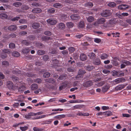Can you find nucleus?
<instances>
[{
  "label": "nucleus",
  "mask_w": 131,
  "mask_h": 131,
  "mask_svg": "<svg viewBox=\"0 0 131 131\" xmlns=\"http://www.w3.org/2000/svg\"><path fill=\"white\" fill-rule=\"evenodd\" d=\"M31 49L28 47H26L23 49L22 50V52L24 53L27 54L29 52Z\"/></svg>",
  "instance_id": "nucleus-16"
},
{
  "label": "nucleus",
  "mask_w": 131,
  "mask_h": 131,
  "mask_svg": "<svg viewBox=\"0 0 131 131\" xmlns=\"http://www.w3.org/2000/svg\"><path fill=\"white\" fill-rule=\"evenodd\" d=\"M45 53V51L42 50H39L37 51V54L38 55H41L44 54Z\"/></svg>",
  "instance_id": "nucleus-41"
},
{
  "label": "nucleus",
  "mask_w": 131,
  "mask_h": 131,
  "mask_svg": "<svg viewBox=\"0 0 131 131\" xmlns=\"http://www.w3.org/2000/svg\"><path fill=\"white\" fill-rule=\"evenodd\" d=\"M53 120L52 119H50L49 120L46 121L45 122V123L46 124H48L51 123L52 121Z\"/></svg>",
  "instance_id": "nucleus-54"
},
{
  "label": "nucleus",
  "mask_w": 131,
  "mask_h": 131,
  "mask_svg": "<svg viewBox=\"0 0 131 131\" xmlns=\"http://www.w3.org/2000/svg\"><path fill=\"white\" fill-rule=\"evenodd\" d=\"M84 26V21H81L79 23L78 25V26L79 27L81 28H83Z\"/></svg>",
  "instance_id": "nucleus-17"
},
{
  "label": "nucleus",
  "mask_w": 131,
  "mask_h": 131,
  "mask_svg": "<svg viewBox=\"0 0 131 131\" xmlns=\"http://www.w3.org/2000/svg\"><path fill=\"white\" fill-rule=\"evenodd\" d=\"M110 72V71L107 70H103V72L105 74H108Z\"/></svg>",
  "instance_id": "nucleus-56"
},
{
  "label": "nucleus",
  "mask_w": 131,
  "mask_h": 131,
  "mask_svg": "<svg viewBox=\"0 0 131 131\" xmlns=\"http://www.w3.org/2000/svg\"><path fill=\"white\" fill-rule=\"evenodd\" d=\"M94 41L96 43H99L101 41V40L100 39L96 38L94 39Z\"/></svg>",
  "instance_id": "nucleus-57"
},
{
  "label": "nucleus",
  "mask_w": 131,
  "mask_h": 131,
  "mask_svg": "<svg viewBox=\"0 0 131 131\" xmlns=\"http://www.w3.org/2000/svg\"><path fill=\"white\" fill-rule=\"evenodd\" d=\"M70 17L73 20H77L80 18V17L76 15H72L70 16Z\"/></svg>",
  "instance_id": "nucleus-15"
},
{
  "label": "nucleus",
  "mask_w": 131,
  "mask_h": 131,
  "mask_svg": "<svg viewBox=\"0 0 131 131\" xmlns=\"http://www.w3.org/2000/svg\"><path fill=\"white\" fill-rule=\"evenodd\" d=\"M94 64L96 65H98L100 64L101 61L100 59H97L93 61Z\"/></svg>",
  "instance_id": "nucleus-31"
},
{
  "label": "nucleus",
  "mask_w": 131,
  "mask_h": 131,
  "mask_svg": "<svg viewBox=\"0 0 131 131\" xmlns=\"http://www.w3.org/2000/svg\"><path fill=\"white\" fill-rule=\"evenodd\" d=\"M32 5L34 6H39V4L36 2H34L31 4Z\"/></svg>",
  "instance_id": "nucleus-63"
},
{
  "label": "nucleus",
  "mask_w": 131,
  "mask_h": 131,
  "mask_svg": "<svg viewBox=\"0 0 131 131\" xmlns=\"http://www.w3.org/2000/svg\"><path fill=\"white\" fill-rule=\"evenodd\" d=\"M101 14L102 17H107L110 16L112 14L110 10H106L103 11L101 13Z\"/></svg>",
  "instance_id": "nucleus-5"
},
{
  "label": "nucleus",
  "mask_w": 131,
  "mask_h": 131,
  "mask_svg": "<svg viewBox=\"0 0 131 131\" xmlns=\"http://www.w3.org/2000/svg\"><path fill=\"white\" fill-rule=\"evenodd\" d=\"M19 19H20V18L19 17H16L12 19L11 20L12 21H15L16 20H18Z\"/></svg>",
  "instance_id": "nucleus-59"
},
{
  "label": "nucleus",
  "mask_w": 131,
  "mask_h": 131,
  "mask_svg": "<svg viewBox=\"0 0 131 131\" xmlns=\"http://www.w3.org/2000/svg\"><path fill=\"white\" fill-rule=\"evenodd\" d=\"M25 118H26L27 119H31L30 116L29 115V113L28 114H27L25 115Z\"/></svg>",
  "instance_id": "nucleus-58"
},
{
  "label": "nucleus",
  "mask_w": 131,
  "mask_h": 131,
  "mask_svg": "<svg viewBox=\"0 0 131 131\" xmlns=\"http://www.w3.org/2000/svg\"><path fill=\"white\" fill-rule=\"evenodd\" d=\"M112 75L114 76H118L119 75V73L116 71H113Z\"/></svg>",
  "instance_id": "nucleus-44"
},
{
  "label": "nucleus",
  "mask_w": 131,
  "mask_h": 131,
  "mask_svg": "<svg viewBox=\"0 0 131 131\" xmlns=\"http://www.w3.org/2000/svg\"><path fill=\"white\" fill-rule=\"evenodd\" d=\"M3 52L1 55V57L2 58L4 59L7 57V54H9L10 51L9 49H4L2 50Z\"/></svg>",
  "instance_id": "nucleus-3"
},
{
  "label": "nucleus",
  "mask_w": 131,
  "mask_h": 131,
  "mask_svg": "<svg viewBox=\"0 0 131 131\" xmlns=\"http://www.w3.org/2000/svg\"><path fill=\"white\" fill-rule=\"evenodd\" d=\"M59 29H63L65 28V26L63 23H59L58 26Z\"/></svg>",
  "instance_id": "nucleus-19"
},
{
  "label": "nucleus",
  "mask_w": 131,
  "mask_h": 131,
  "mask_svg": "<svg viewBox=\"0 0 131 131\" xmlns=\"http://www.w3.org/2000/svg\"><path fill=\"white\" fill-rule=\"evenodd\" d=\"M33 130L34 131H42V129L36 127H34L33 128Z\"/></svg>",
  "instance_id": "nucleus-48"
},
{
  "label": "nucleus",
  "mask_w": 131,
  "mask_h": 131,
  "mask_svg": "<svg viewBox=\"0 0 131 131\" xmlns=\"http://www.w3.org/2000/svg\"><path fill=\"white\" fill-rule=\"evenodd\" d=\"M9 46L10 48L13 49L15 47V45L13 43H10L9 44Z\"/></svg>",
  "instance_id": "nucleus-47"
},
{
  "label": "nucleus",
  "mask_w": 131,
  "mask_h": 131,
  "mask_svg": "<svg viewBox=\"0 0 131 131\" xmlns=\"http://www.w3.org/2000/svg\"><path fill=\"white\" fill-rule=\"evenodd\" d=\"M66 77V75H60L59 78V80H62L65 79Z\"/></svg>",
  "instance_id": "nucleus-50"
},
{
  "label": "nucleus",
  "mask_w": 131,
  "mask_h": 131,
  "mask_svg": "<svg viewBox=\"0 0 131 131\" xmlns=\"http://www.w3.org/2000/svg\"><path fill=\"white\" fill-rule=\"evenodd\" d=\"M80 58L82 61H84L86 60V57L84 54H81L80 55Z\"/></svg>",
  "instance_id": "nucleus-20"
},
{
  "label": "nucleus",
  "mask_w": 131,
  "mask_h": 131,
  "mask_svg": "<svg viewBox=\"0 0 131 131\" xmlns=\"http://www.w3.org/2000/svg\"><path fill=\"white\" fill-rule=\"evenodd\" d=\"M27 32L26 31H23L20 32L19 33V36H23L27 34Z\"/></svg>",
  "instance_id": "nucleus-51"
},
{
  "label": "nucleus",
  "mask_w": 131,
  "mask_h": 131,
  "mask_svg": "<svg viewBox=\"0 0 131 131\" xmlns=\"http://www.w3.org/2000/svg\"><path fill=\"white\" fill-rule=\"evenodd\" d=\"M47 23L51 25H55L57 23V21L54 18H51L49 19L46 20Z\"/></svg>",
  "instance_id": "nucleus-6"
},
{
  "label": "nucleus",
  "mask_w": 131,
  "mask_h": 131,
  "mask_svg": "<svg viewBox=\"0 0 131 131\" xmlns=\"http://www.w3.org/2000/svg\"><path fill=\"white\" fill-rule=\"evenodd\" d=\"M22 43L26 45H28L29 43L26 40H24L22 41Z\"/></svg>",
  "instance_id": "nucleus-52"
},
{
  "label": "nucleus",
  "mask_w": 131,
  "mask_h": 131,
  "mask_svg": "<svg viewBox=\"0 0 131 131\" xmlns=\"http://www.w3.org/2000/svg\"><path fill=\"white\" fill-rule=\"evenodd\" d=\"M20 71L18 70L17 69H15V70H13V72L14 74L17 75L20 73Z\"/></svg>",
  "instance_id": "nucleus-40"
},
{
  "label": "nucleus",
  "mask_w": 131,
  "mask_h": 131,
  "mask_svg": "<svg viewBox=\"0 0 131 131\" xmlns=\"http://www.w3.org/2000/svg\"><path fill=\"white\" fill-rule=\"evenodd\" d=\"M123 63L121 65V68H123L125 67L126 65H129L130 64V62L124 60L122 61Z\"/></svg>",
  "instance_id": "nucleus-9"
},
{
  "label": "nucleus",
  "mask_w": 131,
  "mask_h": 131,
  "mask_svg": "<svg viewBox=\"0 0 131 131\" xmlns=\"http://www.w3.org/2000/svg\"><path fill=\"white\" fill-rule=\"evenodd\" d=\"M129 8V6L126 4H121L118 7V9L121 10H124Z\"/></svg>",
  "instance_id": "nucleus-8"
},
{
  "label": "nucleus",
  "mask_w": 131,
  "mask_h": 131,
  "mask_svg": "<svg viewBox=\"0 0 131 131\" xmlns=\"http://www.w3.org/2000/svg\"><path fill=\"white\" fill-rule=\"evenodd\" d=\"M85 73V71L83 70H79L78 75L76 77V78L78 79L82 77L83 75Z\"/></svg>",
  "instance_id": "nucleus-7"
},
{
  "label": "nucleus",
  "mask_w": 131,
  "mask_h": 131,
  "mask_svg": "<svg viewBox=\"0 0 131 131\" xmlns=\"http://www.w3.org/2000/svg\"><path fill=\"white\" fill-rule=\"evenodd\" d=\"M20 23H26V21L25 19H21L19 20V21Z\"/></svg>",
  "instance_id": "nucleus-64"
},
{
  "label": "nucleus",
  "mask_w": 131,
  "mask_h": 131,
  "mask_svg": "<svg viewBox=\"0 0 131 131\" xmlns=\"http://www.w3.org/2000/svg\"><path fill=\"white\" fill-rule=\"evenodd\" d=\"M44 34L45 35L48 36H50L52 34L49 31H45Z\"/></svg>",
  "instance_id": "nucleus-45"
},
{
  "label": "nucleus",
  "mask_w": 131,
  "mask_h": 131,
  "mask_svg": "<svg viewBox=\"0 0 131 131\" xmlns=\"http://www.w3.org/2000/svg\"><path fill=\"white\" fill-rule=\"evenodd\" d=\"M110 86L109 85H106L103 86L102 89V91L104 92H106L110 88Z\"/></svg>",
  "instance_id": "nucleus-14"
},
{
  "label": "nucleus",
  "mask_w": 131,
  "mask_h": 131,
  "mask_svg": "<svg viewBox=\"0 0 131 131\" xmlns=\"http://www.w3.org/2000/svg\"><path fill=\"white\" fill-rule=\"evenodd\" d=\"M93 84V83L91 81H88L85 83V85L86 87L90 86Z\"/></svg>",
  "instance_id": "nucleus-24"
},
{
  "label": "nucleus",
  "mask_w": 131,
  "mask_h": 131,
  "mask_svg": "<svg viewBox=\"0 0 131 131\" xmlns=\"http://www.w3.org/2000/svg\"><path fill=\"white\" fill-rule=\"evenodd\" d=\"M66 116L64 114H62L56 116L54 117V118L57 119H61L64 118Z\"/></svg>",
  "instance_id": "nucleus-22"
},
{
  "label": "nucleus",
  "mask_w": 131,
  "mask_h": 131,
  "mask_svg": "<svg viewBox=\"0 0 131 131\" xmlns=\"http://www.w3.org/2000/svg\"><path fill=\"white\" fill-rule=\"evenodd\" d=\"M40 26V25L39 24L37 23H33L32 25V27L34 29H36Z\"/></svg>",
  "instance_id": "nucleus-29"
},
{
  "label": "nucleus",
  "mask_w": 131,
  "mask_h": 131,
  "mask_svg": "<svg viewBox=\"0 0 131 131\" xmlns=\"http://www.w3.org/2000/svg\"><path fill=\"white\" fill-rule=\"evenodd\" d=\"M42 12V10L41 9L38 8H33L32 10V12L33 13L36 14L40 13H41Z\"/></svg>",
  "instance_id": "nucleus-10"
},
{
  "label": "nucleus",
  "mask_w": 131,
  "mask_h": 131,
  "mask_svg": "<svg viewBox=\"0 0 131 131\" xmlns=\"http://www.w3.org/2000/svg\"><path fill=\"white\" fill-rule=\"evenodd\" d=\"M69 50L71 52H72L74 51V48L73 47H70L69 48Z\"/></svg>",
  "instance_id": "nucleus-62"
},
{
  "label": "nucleus",
  "mask_w": 131,
  "mask_h": 131,
  "mask_svg": "<svg viewBox=\"0 0 131 131\" xmlns=\"http://www.w3.org/2000/svg\"><path fill=\"white\" fill-rule=\"evenodd\" d=\"M7 86L8 88L10 90H14L17 88L18 86L17 85L16 83L14 86L12 82L10 81H8L7 82Z\"/></svg>",
  "instance_id": "nucleus-2"
},
{
  "label": "nucleus",
  "mask_w": 131,
  "mask_h": 131,
  "mask_svg": "<svg viewBox=\"0 0 131 131\" xmlns=\"http://www.w3.org/2000/svg\"><path fill=\"white\" fill-rule=\"evenodd\" d=\"M20 128L21 131H25L27 129L28 127L26 126H25L24 127H20Z\"/></svg>",
  "instance_id": "nucleus-38"
},
{
  "label": "nucleus",
  "mask_w": 131,
  "mask_h": 131,
  "mask_svg": "<svg viewBox=\"0 0 131 131\" xmlns=\"http://www.w3.org/2000/svg\"><path fill=\"white\" fill-rule=\"evenodd\" d=\"M94 68V67L92 66H89L86 67V69L87 70L90 71Z\"/></svg>",
  "instance_id": "nucleus-46"
},
{
  "label": "nucleus",
  "mask_w": 131,
  "mask_h": 131,
  "mask_svg": "<svg viewBox=\"0 0 131 131\" xmlns=\"http://www.w3.org/2000/svg\"><path fill=\"white\" fill-rule=\"evenodd\" d=\"M48 116V114L43 115L39 116H37L32 118L33 119H36L44 118Z\"/></svg>",
  "instance_id": "nucleus-13"
},
{
  "label": "nucleus",
  "mask_w": 131,
  "mask_h": 131,
  "mask_svg": "<svg viewBox=\"0 0 131 131\" xmlns=\"http://www.w3.org/2000/svg\"><path fill=\"white\" fill-rule=\"evenodd\" d=\"M108 56L106 53H104L102 54L101 56V58L102 59H104L107 58Z\"/></svg>",
  "instance_id": "nucleus-34"
},
{
  "label": "nucleus",
  "mask_w": 131,
  "mask_h": 131,
  "mask_svg": "<svg viewBox=\"0 0 131 131\" xmlns=\"http://www.w3.org/2000/svg\"><path fill=\"white\" fill-rule=\"evenodd\" d=\"M38 87L37 85L35 83L32 84L31 87V90H34L36 89Z\"/></svg>",
  "instance_id": "nucleus-21"
},
{
  "label": "nucleus",
  "mask_w": 131,
  "mask_h": 131,
  "mask_svg": "<svg viewBox=\"0 0 131 131\" xmlns=\"http://www.w3.org/2000/svg\"><path fill=\"white\" fill-rule=\"evenodd\" d=\"M12 55L15 57H18L19 55L20 54L17 51H14L12 53Z\"/></svg>",
  "instance_id": "nucleus-33"
},
{
  "label": "nucleus",
  "mask_w": 131,
  "mask_h": 131,
  "mask_svg": "<svg viewBox=\"0 0 131 131\" xmlns=\"http://www.w3.org/2000/svg\"><path fill=\"white\" fill-rule=\"evenodd\" d=\"M86 18L88 21L90 23L93 21L94 19V18L92 16H89Z\"/></svg>",
  "instance_id": "nucleus-28"
},
{
  "label": "nucleus",
  "mask_w": 131,
  "mask_h": 131,
  "mask_svg": "<svg viewBox=\"0 0 131 131\" xmlns=\"http://www.w3.org/2000/svg\"><path fill=\"white\" fill-rule=\"evenodd\" d=\"M127 84H126L125 85L123 84L119 85L115 87V89L116 90H121L123 89Z\"/></svg>",
  "instance_id": "nucleus-11"
},
{
  "label": "nucleus",
  "mask_w": 131,
  "mask_h": 131,
  "mask_svg": "<svg viewBox=\"0 0 131 131\" xmlns=\"http://www.w3.org/2000/svg\"><path fill=\"white\" fill-rule=\"evenodd\" d=\"M48 11L49 13H53L55 12V10L54 8H52L48 9Z\"/></svg>",
  "instance_id": "nucleus-49"
},
{
  "label": "nucleus",
  "mask_w": 131,
  "mask_h": 131,
  "mask_svg": "<svg viewBox=\"0 0 131 131\" xmlns=\"http://www.w3.org/2000/svg\"><path fill=\"white\" fill-rule=\"evenodd\" d=\"M102 109L103 110H105L110 109V107L108 106H103L102 107Z\"/></svg>",
  "instance_id": "nucleus-53"
},
{
  "label": "nucleus",
  "mask_w": 131,
  "mask_h": 131,
  "mask_svg": "<svg viewBox=\"0 0 131 131\" xmlns=\"http://www.w3.org/2000/svg\"><path fill=\"white\" fill-rule=\"evenodd\" d=\"M17 28V26L15 25H11L8 27V29L9 30L14 31L16 30Z\"/></svg>",
  "instance_id": "nucleus-12"
},
{
  "label": "nucleus",
  "mask_w": 131,
  "mask_h": 131,
  "mask_svg": "<svg viewBox=\"0 0 131 131\" xmlns=\"http://www.w3.org/2000/svg\"><path fill=\"white\" fill-rule=\"evenodd\" d=\"M104 112H100L98 113H97L96 114V115L97 116H99L101 115L102 116V115H104Z\"/></svg>",
  "instance_id": "nucleus-60"
},
{
  "label": "nucleus",
  "mask_w": 131,
  "mask_h": 131,
  "mask_svg": "<svg viewBox=\"0 0 131 131\" xmlns=\"http://www.w3.org/2000/svg\"><path fill=\"white\" fill-rule=\"evenodd\" d=\"M22 5L21 3L19 2H17L15 3H13V5L15 7H18L19 6H21Z\"/></svg>",
  "instance_id": "nucleus-35"
},
{
  "label": "nucleus",
  "mask_w": 131,
  "mask_h": 131,
  "mask_svg": "<svg viewBox=\"0 0 131 131\" xmlns=\"http://www.w3.org/2000/svg\"><path fill=\"white\" fill-rule=\"evenodd\" d=\"M67 26L69 28H72L74 26L73 23L71 22H67L66 24Z\"/></svg>",
  "instance_id": "nucleus-27"
},
{
  "label": "nucleus",
  "mask_w": 131,
  "mask_h": 131,
  "mask_svg": "<svg viewBox=\"0 0 131 131\" xmlns=\"http://www.w3.org/2000/svg\"><path fill=\"white\" fill-rule=\"evenodd\" d=\"M13 107L15 108H17L19 105L18 103H15L13 104Z\"/></svg>",
  "instance_id": "nucleus-61"
},
{
  "label": "nucleus",
  "mask_w": 131,
  "mask_h": 131,
  "mask_svg": "<svg viewBox=\"0 0 131 131\" xmlns=\"http://www.w3.org/2000/svg\"><path fill=\"white\" fill-rule=\"evenodd\" d=\"M12 79L14 82H16L17 85H18V90L19 91H22L25 89V87L24 85H21V83L18 80V78L15 76H13L11 78Z\"/></svg>",
  "instance_id": "nucleus-1"
},
{
  "label": "nucleus",
  "mask_w": 131,
  "mask_h": 131,
  "mask_svg": "<svg viewBox=\"0 0 131 131\" xmlns=\"http://www.w3.org/2000/svg\"><path fill=\"white\" fill-rule=\"evenodd\" d=\"M50 75V74L48 72L45 73L43 75V77L45 78H48L49 77Z\"/></svg>",
  "instance_id": "nucleus-43"
},
{
  "label": "nucleus",
  "mask_w": 131,
  "mask_h": 131,
  "mask_svg": "<svg viewBox=\"0 0 131 131\" xmlns=\"http://www.w3.org/2000/svg\"><path fill=\"white\" fill-rule=\"evenodd\" d=\"M105 21V19L103 18H100L98 20V22L99 24H103Z\"/></svg>",
  "instance_id": "nucleus-32"
},
{
  "label": "nucleus",
  "mask_w": 131,
  "mask_h": 131,
  "mask_svg": "<svg viewBox=\"0 0 131 131\" xmlns=\"http://www.w3.org/2000/svg\"><path fill=\"white\" fill-rule=\"evenodd\" d=\"M110 26V25H109V24L108 22L104 23L103 25V27H109Z\"/></svg>",
  "instance_id": "nucleus-55"
},
{
  "label": "nucleus",
  "mask_w": 131,
  "mask_h": 131,
  "mask_svg": "<svg viewBox=\"0 0 131 131\" xmlns=\"http://www.w3.org/2000/svg\"><path fill=\"white\" fill-rule=\"evenodd\" d=\"M67 84L66 83L65 84H64V85H61L59 87L60 90H62L64 89V88L67 86Z\"/></svg>",
  "instance_id": "nucleus-42"
},
{
  "label": "nucleus",
  "mask_w": 131,
  "mask_h": 131,
  "mask_svg": "<svg viewBox=\"0 0 131 131\" xmlns=\"http://www.w3.org/2000/svg\"><path fill=\"white\" fill-rule=\"evenodd\" d=\"M53 6L55 7L59 8H60L62 7V5L59 3H55L53 5Z\"/></svg>",
  "instance_id": "nucleus-30"
},
{
  "label": "nucleus",
  "mask_w": 131,
  "mask_h": 131,
  "mask_svg": "<svg viewBox=\"0 0 131 131\" xmlns=\"http://www.w3.org/2000/svg\"><path fill=\"white\" fill-rule=\"evenodd\" d=\"M108 5L111 7H114L116 6V4L114 2H110L108 4Z\"/></svg>",
  "instance_id": "nucleus-26"
},
{
  "label": "nucleus",
  "mask_w": 131,
  "mask_h": 131,
  "mask_svg": "<svg viewBox=\"0 0 131 131\" xmlns=\"http://www.w3.org/2000/svg\"><path fill=\"white\" fill-rule=\"evenodd\" d=\"M2 64L4 67H6L8 66L9 63L7 61H4L2 62Z\"/></svg>",
  "instance_id": "nucleus-36"
},
{
  "label": "nucleus",
  "mask_w": 131,
  "mask_h": 131,
  "mask_svg": "<svg viewBox=\"0 0 131 131\" xmlns=\"http://www.w3.org/2000/svg\"><path fill=\"white\" fill-rule=\"evenodd\" d=\"M104 116H109L112 115L113 114L110 111H108L104 112Z\"/></svg>",
  "instance_id": "nucleus-18"
},
{
  "label": "nucleus",
  "mask_w": 131,
  "mask_h": 131,
  "mask_svg": "<svg viewBox=\"0 0 131 131\" xmlns=\"http://www.w3.org/2000/svg\"><path fill=\"white\" fill-rule=\"evenodd\" d=\"M7 17V15L5 13H3L0 14V18L2 19H5Z\"/></svg>",
  "instance_id": "nucleus-23"
},
{
  "label": "nucleus",
  "mask_w": 131,
  "mask_h": 131,
  "mask_svg": "<svg viewBox=\"0 0 131 131\" xmlns=\"http://www.w3.org/2000/svg\"><path fill=\"white\" fill-rule=\"evenodd\" d=\"M125 81V79L123 78H118L114 80L113 82L114 84L113 85H115L120 83L123 82Z\"/></svg>",
  "instance_id": "nucleus-4"
},
{
  "label": "nucleus",
  "mask_w": 131,
  "mask_h": 131,
  "mask_svg": "<svg viewBox=\"0 0 131 131\" xmlns=\"http://www.w3.org/2000/svg\"><path fill=\"white\" fill-rule=\"evenodd\" d=\"M85 5L86 7H91L93 6V4L92 2H89L86 3Z\"/></svg>",
  "instance_id": "nucleus-37"
},
{
  "label": "nucleus",
  "mask_w": 131,
  "mask_h": 131,
  "mask_svg": "<svg viewBox=\"0 0 131 131\" xmlns=\"http://www.w3.org/2000/svg\"><path fill=\"white\" fill-rule=\"evenodd\" d=\"M41 39L43 41H47L49 39H50V38L45 36L42 37Z\"/></svg>",
  "instance_id": "nucleus-39"
},
{
  "label": "nucleus",
  "mask_w": 131,
  "mask_h": 131,
  "mask_svg": "<svg viewBox=\"0 0 131 131\" xmlns=\"http://www.w3.org/2000/svg\"><path fill=\"white\" fill-rule=\"evenodd\" d=\"M84 106L83 105H76L75 106H73V109H81L82 108V107Z\"/></svg>",
  "instance_id": "nucleus-25"
}]
</instances>
